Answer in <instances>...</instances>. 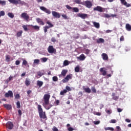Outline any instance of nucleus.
<instances>
[{
  "instance_id": "obj_1",
  "label": "nucleus",
  "mask_w": 131,
  "mask_h": 131,
  "mask_svg": "<svg viewBox=\"0 0 131 131\" xmlns=\"http://www.w3.org/2000/svg\"><path fill=\"white\" fill-rule=\"evenodd\" d=\"M37 109L40 119H44L45 120H47L48 118L47 117V115H46V112H43V110L41 107V105L38 104Z\"/></svg>"
},
{
  "instance_id": "obj_2",
  "label": "nucleus",
  "mask_w": 131,
  "mask_h": 131,
  "mask_svg": "<svg viewBox=\"0 0 131 131\" xmlns=\"http://www.w3.org/2000/svg\"><path fill=\"white\" fill-rule=\"evenodd\" d=\"M10 4L13 5H21V6H26V3L21 0H8Z\"/></svg>"
},
{
  "instance_id": "obj_3",
  "label": "nucleus",
  "mask_w": 131,
  "mask_h": 131,
  "mask_svg": "<svg viewBox=\"0 0 131 131\" xmlns=\"http://www.w3.org/2000/svg\"><path fill=\"white\" fill-rule=\"evenodd\" d=\"M46 24L49 26H45L43 27L45 33L48 32V29H49V28L54 27V25H53V24H52V23L49 20L46 22Z\"/></svg>"
},
{
  "instance_id": "obj_4",
  "label": "nucleus",
  "mask_w": 131,
  "mask_h": 131,
  "mask_svg": "<svg viewBox=\"0 0 131 131\" xmlns=\"http://www.w3.org/2000/svg\"><path fill=\"white\" fill-rule=\"evenodd\" d=\"M50 98H51V95L50 94H45L43 96L44 100V105H49L50 103Z\"/></svg>"
},
{
  "instance_id": "obj_5",
  "label": "nucleus",
  "mask_w": 131,
  "mask_h": 131,
  "mask_svg": "<svg viewBox=\"0 0 131 131\" xmlns=\"http://www.w3.org/2000/svg\"><path fill=\"white\" fill-rule=\"evenodd\" d=\"M47 51L49 54H56L57 50L54 48V46H49L47 49Z\"/></svg>"
},
{
  "instance_id": "obj_6",
  "label": "nucleus",
  "mask_w": 131,
  "mask_h": 131,
  "mask_svg": "<svg viewBox=\"0 0 131 131\" xmlns=\"http://www.w3.org/2000/svg\"><path fill=\"white\" fill-rule=\"evenodd\" d=\"M83 6H85L88 9H91L92 7H93V4L90 1H86L85 2H83Z\"/></svg>"
},
{
  "instance_id": "obj_7",
  "label": "nucleus",
  "mask_w": 131,
  "mask_h": 131,
  "mask_svg": "<svg viewBox=\"0 0 131 131\" xmlns=\"http://www.w3.org/2000/svg\"><path fill=\"white\" fill-rule=\"evenodd\" d=\"M20 17L21 18H23V19H24V20H26V21H28V20H29V15L26 12L21 13Z\"/></svg>"
},
{
  "instance_id": "obj_8",
  "label": "nucleus",
  "mask_w": 131,
  "mask_h": 131,
  "mask_svg": "<svg viewBox=\"0 0 131 131\" xmlns=\"http://www.w3.org/2000/svg\"><path fill=\"white\" fill-rule=\"evenodd\" d=\"M39 9L40 10L43 11V12H45V13H46V14H48V15H50V14H51V11H50V10L47 9V8L43 6H40Z\"/></svg>"
},
{
  "instance_id": "obj_9",
  "label": "nucleus",
  "mask_w": 131,
  "mask_h": 131,
  "mask_svg": "<svg viewBox=\"0 0 131 131\" xmlns=\"http://www.w3.org/2000/svg\"><path fill=\"white\" fill-rule=\"evenodd\" d=\"M6 127L7 128H8V129H13L14 124H13V122L8 121L6 124Z\"/></svg>"
},
{
  "instance_id": "obj_10",
  "label": "nucleus",
  "mask_w": 131,
  "mask_h": 131,
  "mask_svg": "<svg viewBox=\"0 0 131 131\" xmlns=\"http://www.w3.org/2000/svg\"><path fill=\"white\" fill-rule=\"evenodd\" d=\"M5 98H9V97L13 98V91L10 90L8 91V93H5Z\"/></svg>"
},
{
  "instance_id": "obj_11",
  "label": "nucleus",
  "mask_w": 131,
  "mask_h": 131,
  "mask_svg": "<svg viewBox=\"0 0 131 131\" xmlns=\"http://www.w3.org/2000/svg\"><path fill=\"white\" fill-rule=\"evenodd\" d=\"M52 16L54 17V18H60L61 15H60V13L56 12V11H52Z\"/></svg>"
},
{
  "instance_id": "obj_12",
  "label": "nucleus",
  "mask_w": 131,
  "mask_h": 131,
  "mask_svg": "<svg viewBox=\"0 0 131 131\" xmlns=\"http://www.w3.org/2000/svg\"><path fill=\"white\" fill-rule=\"evenodd\" d=\"M93 10L94 11H98V12H100V13L104 12L103 10L104 8H102L101 6H97L95 7Z\"/></svg>"
},
{
  "instance_id": "obj_13",
  "label": "nucleus",
  "mask_w": 131,
  "mask_h": 131,
  "mask_svg": "<svg viewBox=\"0 0 131 131\" xmlns=\"http://www.w3.org/2000/svg\"><path fill=\"white\" fill-rule=\"evenodd\" d=\"M77 17L81 18V19H85L88 18V14L84 13H78Z\"/></svg>"
},
{
  "instance_id": "obj_14",
  "label": "nucleus",
  "mask_w": 131,
  "mask_h": 131,
  "mask_svg": "<svg viewBox=\"0 0 131 131\" xmlns=\"http://www.w3.org/2000/svg\"><path fill=\"white\" fill-rule=\"evenodd\" d=\"M85 55L84 54H82L79 56L77 57V60H79V61H84L85 60Z\"/></svg>"
},
{
  "instance_id": "obj_15",
  "label": "nucleus",
  "mask_w": 131,
  "mask_h": 131,
  "mask_svg": "<svg viewBox=\"0 0 131 131\" xmlns=\"http://www.w3.org/2000/svg\"><path fill=\"white\" fill-rule=\"evenodd\" d=\"M120 2L122 5L125 6V7H127V8L130 7V4H127V2H126L125 0H120Z\"/></svg>"
},
{
  "instance_id": "obj_16",
  "label": "nucleus",
  "mask_w": 131,
  "mask_h": 131,
  "mask_svg": "<svg viewBox=\"0 0 131 131\" xmlns=\"http://www.w3.org/2000/svg\"><path fill=\"white\" fill-rule=\"evenodd\" d=\"M102 58L104 61H108L109 57H108V55L106 53H102L101 55Z\"/></svg>"
},
{
  "instance_id": "obj_17",
  "label": "nucleus",
  "mask_w": 131,
  "mask_h": 131,
  "mask_svg": "<svg viewBox=\"0 0 131 131\" xmlns=\"http://www.w3.org/2000/svg\"><path fill=\"white\" fill-rule=\"evenodd\" d=\"M72 77H71V75H68L66 77L62 80L63 82H67L69 80V79H71Z\"/></svg>"
},
{
  "instance_id": "obj_18",
  "label": "nucleus",
  "mask_w": 131,
  "mask_h": 131,
  "mask_svg": "<svg viewBox=\"0 0 131 131\" xmlns=\"http://www.w3.org/2000/svg\"><path fill=\"white\" fill-rule=\"evenodd\" d=\"M104 69H105V68H101L100 69L99 71H100V72L102 73V75L103 76H105L107 74V72L104 70Z\"/></svg>"
},
{
  "instance_id": "obj_19",
  "label": "nucleus",
  "mask_w": 131,
  "mask_h": 131,
  "mask_svg": "<svg viewBox=\"0 0 131 131\" xmlns=\"http://www.w3.org/2000/svg\"><path fill=\"white\" fill-rule=\"evenodd\" d=\"M36 20L39 24V25H45V23L41 20V19L37 18L36 19Z\"/></svg>"
},
{
  "instance_id": "obj_20",
  "label": "nucleus",
  "mask_w": 131,
  "mask_h": 131,
  "mask_svg": "<svg viewBox=\"0 0 131 131\" xmlns=\"http://www.w3.org/2000/svg\"><path fill=\"white\" fill-rule=\"evenodd\" d=\"M31 27L34 29V30H36V31H39L40 27L38 26H33L32 25H30Z\"/></svg>"
},
{
  "instance_id": "obj_21",
  "label": "nucleus",
  "mask_w": 131,
  "mask_h": 131,
  "mask_svg": "<svg viewBox=\"0 0 131 131\" xmlns=\"http://www.w3.org/2000/svg\"><path fill=\"white\" fill-rule=\"evenodd\" d=\"M96 42L97 43H104V42H105V40L102 38H100L96 40Z\"/></svg>"
},
{
  "instance_id": "obj_22",
  "label": "nucleus",
  "mask_w": 131,
  "mask_h": 131,
  "mask_svg": "<svg viewBox=\"0 0 131 131\" xmlns=\"http://www.w3.org/2000/svg\"><path fill=\"white\" fill-rule=\"evenodd\" d=\"M92 23L96 28L99 29L100 28V24L99 23H97L96 21H92Z\"/></svg>"
},
{
  "instance_id": "obj_23",
  "label": "nucleus",
  "mask_w": 131,
  "mask_h": 131,
  "mask_svg": "<svg viewBox=\"0 0 131 131\" xmlns=\"http://www.w3.org/2000/svg\"><path fill=\"white\" fill-rule=\"evenodd\" d=\"M37 75L39 76V77H41L42 75H45V71L41 70L37 72Z\"/></svg>"
},
{
  "instance_id": "obj_24",
  "label": "nucleus",
  "mask_w": 131,
  "mask_h": 131,
  "mask_svg": "<svg viewBox=\"0 0 131 131\" xmlns=\"http://www.w3.org/2000/svg\"><path fill=\"white\" fill-rule=\"evenodd\" d=\"M3 106L7 109V110H11L12 109V105L10 104H4Z\"/></svg>"
},
{
  "instance_id": "obj_25",
  "label": "nucleus",
  "mask_w": 131,
  "mask_h": 131,
  "mask_svg": "<svg viewBox=\"0 0 131 131\" xmlns=\"http://www.w3.org/2000/svg\"><path fill=\"white\" fill-rule=\"evenodd\" d=\"M112 96L113 97V100H115V101H117L119 98V97L115 96V93H112Z\"/></svg>"
},
{
  "instance_id": "obj_26",
  "label": "nucleus",
  "mask_w": 131,
  "mask_h": 131,
  "mask_svg": "<svg viewBox=\"0 0 131 131\" xmlns=\"http://www.w3.org/2000/svg\"><path fill=\"white\" fill-rule=\"evenodd\" d=\"M125 28L127 31H131V26L129 24H126Z\"/></svg>"
},
{
  "instance_id": "obj_27",
  "label": "nucleus",
  "mask_w": 131,
  "mask_h": 131,
  "mask_svg": "<svg viewBox=\"0 0 131 131\" xmlns=\"http://www.w3.org/2000/svg\"><path fill=\"white\" fill-rule=\"evenodd\" d=\"M83 90L85 92V93H88V94H91V93L92 92V90H91V89H90V88H84Z\"/></svg>"
},
{
  "instance_id": "obj_28",
  "label": "nucleus",
  "mask_w": 131,
  "mask_h": 131,
  "mask_svg": "<svg viewBox=\"0 0 131 131\" xmlns=\"http://www.w3.org/2000/svg\"><path fill=\"white\" fill-rule=\"evenodd\" d=\"M22 33H23V31L22 30L17 32L16 33L17 37H20V36H22Z\"/></svg>"
},
{
  "instance_id": "obj_29",
  "label": "nucleus",
  "mask_w": 131,
  "mask_h": 131,
  "mask_svg": "<svg viewBox=\"0 0 131 131\" xmlns=\"http://www.w3.org/2000/svg\"><path fill=\"white\" fill-rule=\"evenodd\" d=\"M42 84H43V82L39 80L37 81V85L39 86V88H41V86H42Z\"/></svg>"
},
{
  "instance_id": "obj_30",
  "label": "nucleus",
  "mask_w": 131,
  "mask_h": 131,
  "mask_svg": "<svg viewBox=\"0 0 131 131\" xmlns=\"http://www.w3.org/2000/svg\"><path fill=\"white\" fill-rule=\"evenodd\" d=\"M25 83L26 86H29V85H30V80L27 78L26 79Z\"/></svg>"
},
{
  "instance_id": "obj_31",
  "label": "nucleus",
  "mask_w": 131,
  "mask_h": 131,
  "mask_svg": "<svg viewBox=\"0 0 131 131\" xmlns=\"http://www.w3.org/2000/svg\"><path fill=\"white\" fill-rule=\"evenodd\" d=\"M104 17H105V18H110V17H116V15L112 14L110 15L108 14H105Z\"/></svg>"
},
{
  "instance_id": "obj_32",
  "label": "nucleus",
  "mask_w": 131,
  "mask_h": 131,
  "mask_svg": "<svg viewBox=\"0 0 131 131\" xmlns=\"http://www.w3.org/2000/svg\"><path fill=\"white\" fill-rule=\"evenodd\" d=\"M68 72V71L66 70H63L61 72V75H62V76H66Z\"/></svg>"
},
{
  "instance_id": "obj_33",
  "label": "nucleus",
  "mask_w": 131,
  "mask_h": 131,
  "mask_svg": "<svg viewBox=\"0 0 131 131\" xmlns=\"http://www.w3.org/2000/svg\"><path fill=\"white\" fill-rule=\"evenodd\" d=\"M75 3L78 4V5H83V2H81V0H75Z\"/></svg>"
},
{
  "instance_id": "obj_34",
  "label": "nucleus",
  "mask_w": 131,
  "mask_h": 131,
  "mask_svg": "<svg viewBox=\"0 0 131 131\" xmlns=\"http://www.w3.org/2000/svg\"><path fill=\"white\" fill-rule=\"evenodd\" d=\"M63 66H68L69 65V61L67 60H65L63 63Z\"/></svg>"
},
{
  "instance_id": "obj_35",
  "label": "nucleus",
  "mask_w": 131,
  "mask_h": 131,
  "mask_svg": "<svg viewBox=\"0 0 131 131\" xmlns=\"http://www.w3.org/2000/svg\"><path fill=\"white\" fill-rule=\"evenodd\" d=\"M28 26H27V25H24L22 27L24 29V30H25V31H28Z\"/></svg>"
},
{
  "instance_id": "obj_36",
  "label": "nucleus",
  "mask_w": 131,
  "mask_h": 131,
  "mask_svg": "<svg viewBox=\"0 0 131 131\" xmlns=\"http://www.w3.org/2000/svg\"><path fill=\"white\" fill-rule=\"evenodd\" d=\"M23 60V63L22 65H24L25 66H26V65H28V62L26 61V60H25L24 59H22Z\"/></svg>"
},
{
  "instance_id": "obj_37",
  "label": "nucleus",
  "mask_w": 131,
  "mask_h": 131,
  "mask_svg": "<svg viewBox=\"0 0 131 131\" xmlns=\"http://www.w3.org/2000/svg\"><path fill=\"white\" fill-rule=\"evenodd\" d=\"M104 129L105 130H111V131L114 130V128H113V127H105V128H104Z\"/></svg>"
},
{
  "instance_id": "obj_38",
  "label": "nucleus",
  "mask_w": 131,
  "mask_h": 131,
  "mask_svg": "<svg viewBox=\"0 0 131 131\" xmlns=\"http://www.w3.org/2000/svg\"><path fill=\"white\" fill-rule=\"evenodd\" d=\"M73 12H75V13H78L79 12V9L77 8V7H74L72 8Z\"/></svg>"
},
{
  "instance_id": "obj_39",
  "label": "nucleus",
  "mask_w": 131,
  "mask_h": 131,
  "mask_svg": "<svg viewBox=\"0 0 131 131\" xmlns=\"http://www.w3.org/2000/svg\"><path fill=\"white\" fill-rule=\"evenodd\" d=\"M80 69L79 68V66H78L76 67L75 68V72H77V73L79 72Z\"/></svg>"
},
{
  "instance_id": "obj_40",
  "label": "nucleus",
  "mask_w": 131,
  "mask_h": 131,
  "mask_svg": "<svg viewBox=\"0 0 131 131\" xmlns=\"http://www.w3.org/2000/svg\"><path fill=\"white\" fill-rule=\"evenodd\" d=\"M5 59L6 62H10V55H6Z\"/></svg>"
},
{
  "instance_id": "obj_41",
  "label": "nucleus",
  "mask_w": 131,
  "mask_h": 131,
  "mask_svg": "<svg viewBox=\"0 0 131 131\" xmlns=\"http://www.w3.org/2000/svg\"><path fill=\"white\" fill-rule=\"evenodd\" d=\"M8 16H9L10 17V18H14V14H13V13H11V12H9L8 14Z\"/></svg>"
},
{
  "instance_id": "obj_42",
  "label": "nucleus",
  "mask_w": 131,
  "mask_h": 131,
  "mask_svg": "<svg viewBox=\"0 0 131 131\" xmlns=\"http://www.w3.org/2000/svg\"><path fill=\"white\" fill-rule=\"evenodd\" d=\"M66 93H67V90H64L63 91H62L60 92V95H61V96H63V95H64V94H66Z\"/></svg>"
},
{
  "instance_id": "obj_43",
  "label": "nucleus",
  "mask_w": 131,
  "mask_h": 131,
  "mask_svg": "<svg viewBox=\"0 0 131 131\" xmlns=\"http://www.w3.org/2000/svg\"><path fill=\"white\" fill-rule=\"evenodd\" d=\"M21 107V104H20V101H17L16 102V107L19 109Z\"/></svg>"
},
{
  "instance_id": "obj_44",
  "label": "nucleus",
  "mask_w": 131,
  "mask_h": 131,
  "mask_svg": "<svg viewBox=\"0 0 131 131\" xmlns=\"http://www.w3.org/2000/svg\"><path fill=\"white\" fill-rule=\"evenodd\" d=\"M41 60L42 62L45 63L48 61V58L43 57V58H41Z\"/></svg>"
},
{
  "instance_id": "obj_45",
  "label": "nucleus",
  "mask_w": 131,
  "mask_h": 131,
  "mask_svg": "<svg viewBox=\"0 0 131 131\" xmlns=\"http://www.w3.org/2000/svg\"><path fill=\"white\" fill-rule=\"evenodd\" d=\"M91 90L93 93H97V90H96V88H95V86H92L91 88Z\"/></svg>"
},
{
  "instance_id": "obj_46",
  "label": "nucleus",
  "mask_w": 131,
  "mask_h": 131,
  "mask_svg": "<svg viewBox=\"0 0 131 131\" xmlns=\"http://www.w3.org/2000/svg\"><path fill=\"white\" fill-rule=\"evenodd\" d=\"M39 62H40L39 59H35L34 60V63L35 64H39Z\"/></svg>"
},
{
  "instance_id": "obj_47",
  "label": "nucleus",
  "mask_w": 131,
  "mask_h": 131,
  "mask_svg": "<svg viewBox=\"0 0 131 131\" xmlns=\"http://www.w3.org/2000/svg\"><path fill=\"white\" fill-rule=\"evenodd\" d=\"M105 112H106V113H107V114H109V115H110V114H111V113H112V111L111 110H106Z\"/></svg>"
},
{
  "instance_id": "obj_48",
  "label": "nucleus",
  "mask_w": 131,
  "mask_h": 131,
  "mask_svg": "<svg viewBox=\"0 0 131 131\" xmlns=\"http://www.w3.org/2000/svg\"><path fill=\"white\" fill-rule=\"evenodd\" d=\"M52 79H53V81H57L58 80V77L54 76V77H53Z\"/></svg>"
},
{
  "instance_id": "obj_49",
  "label": "nucleus",
  "mask_w": 131,
  "mask_h": 131,
  "mask_svg": "<svg viewBox=\"0 0 131 131\" xmlns=\"http://www.w3.org/2000/svg\"><path fill=\"white\" fill-rule=\"evenodd\" d=\"M15 98L18 100V99H20V95L19 94H17L15 95Z\"/></svg>"
},
{
  "instance_id": "obj_50",
  "label": "nucleus",
  "mask_w": 131,
  "mask_h": 131,
  "mask_svg": "<svg viewBox=\"0 0 131 131\" xmlns=\"http://www.w3.org/2000/svg\"><path fill=\"white\" fill-rule=\"evenodd\" d=\"M0 15H1V16H5V15H6V13H5V11H1L0 12Z\"/></svg>"
},
{
  "instance_id": "obj_51",
  "label": "nucleus",
  "mask_w": 131,
  "mask_h": 131,
  "mask_svg": "<svg viewBox=\"0 0 131 131\" xmlns=\"http://www.w3.org/2000/svg\"><path fill=\"white\" fill-rule=\"evenodd\" d=\"M67 9H68V10H72L73 8L71 7V6H69V5H66V6Z\"/></svg>"
},
{
  "instance_id": "obj_52",
  "label": "nucleus",
  "mask_w": 131,
  "mask_h": 131,
  "mask_svg": "<svg viewBox=\"0 0 131 131\" xmlns=\"http://www.w3.org/2000/svg\"><path fill=\"white\" fill-rule=\"evenodd\" d=\"M66 89L67 91H68V92H70L71 91V88H70V87L69 86H67Z\"/></svg>"
},
{
  "instance_id": "obj_53",
  "label": "nucleus",
  "mask_w": 131,
  "mask_h": 131,
  "mask_svg": "<svg viewBox=\"0 0 131 131\" xmlns=\"http://www.w3.org/2000/svg\"><path fill=\"white\" fill-rule=\"evenodd\" d=\"M94 124H95V125L100 124V121H95L94 122Z\"/></svg>"
},
{
  "instance_id": "obj_54",
  "label": "nucleus",
  "mask_w": 131,
  "mask_h": 131,
  "mask_svg": "<svg viewBox=\"0 0 131 131\" xmlns=\"http://www.w3.org/2000/svg\"><path fill=\"white\" fill-rule=\"evenodd\" d=\"M1 5L2 6H6V1H2Z\"/></svg>"
},
{
  "instance_id": "obj_55",
  "label": "nucleus",
  "mask_w": 131,
  "mask_h": 131,
  "mask_svg": "<svg viewBox=\"0 0 131 131\" xmlns=\"http://www.w3.org/2000/svg\"><path fill=\"white\" fill-rule=\"evenodd\" d=\"M52 130L53 131H59V130L58 129V128H57L56 127V126H54L52 128Z\"/></svg>"
},
{
  "instance_id": "obj_56",
  "label": "nucleus",
  "mask_w": 131,
  "mask_h": 131,
  "mask_svg": "<svg viewBox=\"0 0 131 131\" xmlns=\"http://www.w3.org/2000/svg\"><path fill=\"white\" fill-rule=\"evenodd\" d=\"M68 130L73 131V130H74V128H72V127H70L68 128Z\"/></svg>"
},
{
  "instance_id": "obj_57",
  "label": "nucleus",
  "mask_w": 131,
  "mask_h": 131,
  "mask_svg": "<svg viewBox=\"0 0 131 131\" xmlns=\"http://www.w3.org/2000/svg\"><path fill=\"white\" fill-rule=\"evenodd\" d=\"M111 123H116V120H115V119H112L111 120Z\"/></svg>"
},
{
  "instance_id": "obj_58",
  "label": "nucleus",
  "mask_w": 131,
  "mask_h": 131,
  "mask_svg": "<svg viewBox=\"0 0 131 131\" xmlns=\"http://www.w3.org/2000/svg\"><path fill=\"white\" fill-rule=\"evenodd\" d=\"M51 41H52V42H56V38H55V37H52L51 38Z\"/></svg>"
},
{
  "instance_id": "obj_59",
  "label": "nucleus",
  "mask_w": 131,
  "mask_h": 131,
  "mask_svg": "<svg viewBox=\"0 0 131 131\" xmlns=\"http://www.w3.org/2000/svg\"><path fill=\"white\" fill-rule=\"evenodd\" d=\"M61 16L64 19H68V16L66 14H62Z\"/></svg>"
},
{
  "instance_id": "obj_60",
  "label": "nucleus",
  "mask_w": 131,
  "mask_h": 131,
  "mask_svg": "<svg viewBox=\"0 0 131 131\" xmlns=\"http://www.w3.org/2000/svg\"><path fill=\"white\" fill-rule=\"evenodd\" d=\"M120 40V41H123L124 40V37L123 36H121Z\"/></svg>"
},
{
  "instance_id": "obj_61",
  "label": "nucleus",
  "mask_w": 131,
  "mask_h": 131,
  "mask_svg": "<svg viewBox=\"0 0 131 131\" xmlns=\"http://www.w3.org/2000/svg\"><path fill=\"white\" fill-rule=\"evenodd\" d=\"M18 113L19 116H21V115H22V112L20 111V110H18Z\"/></svg>"
},
{
  "instance_id": "obj_62",
  "label": "nucleus",
  "mask_w": 131,
  "mask_h": 131,
  "mask_svg": "<svg viewBox=\"0 0 131 131\" xmlns=\"http://www.w3.org/2000/svg\"><path fill=\"white\" fill-rule=\"evenodd\" d=\"M15 65H20V61L16 60V61H15Z\"/></svg>"
},
{
  "instance_id": "obj_63",
  "label": "nucleus",
  "mask_w": 131,
  "mask_h": 131,
  "mask_svg": "<svg viewBox=\"0 0 131 131\" xmlns=\"http://www.w3.org/2000/svg\"><path fill=\"white\" fill-rule=\"evenodd\" d=\"M31 93H32V91H31V90H29L27 92V94H28L29 96V95H30V94H31Z\"/></svg>"
},
{
  "instance_id": "obj_64",
  "label": "nucleus",
  "mask_w": 131,
  "mask_h": 131,
  "mask_svg": "<svg viewBox=\"0 0 131 131\" xmlns=\"http://www.w3.org/2000/svg\"><path fill=\"white\" fill-rule=\"evenodd\" d=\"M117 111H118V112H119V113L122 112V109H121V108H117Z\"/></svg>"
}]
</instances>
